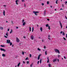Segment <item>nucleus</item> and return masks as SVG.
Here are the masks:
<instances>
[{
  "instance_id": "obj_20",
  "label": "nucleus",
  "mask_w": 67,
  "mask_h": 67,
  "mask_svg": "<svg viewBox=\"0 0 67 67\" xmlns=\"http://www.w3.org/2000/svg\"><path fill=\"white\" fill-rule=\"evenodd\" d=\"M40 30L41 32L42 31V27H41L40 28Z\"/></svg>"
},
{
  "instance_id": "obj_54",
  "label": "nucleus",
  "mask_w": 67,
  "mask_h": 67,
  "mask_svg": "<svg viewBox=\"0 0 67 67\" xmlns=\"http://www.w3.org/2000/svg\"><path fill=\"white\" fill-rule=\"evenodd\" d=\"M58 62H59V59H58Z\"/></svg>"
},
{
  "instance_id": "obj_13",
  "label": "nucleus",
  "mask_w": 67,
  "mask_h": 67,
  "mask_svg": "<svg viewBox=\"0 0 67 67\" xmlns=\"http://www.w3.org/2000/svg\"><path fill=\"white\" fill-rule=\"evenodd\" d=\"M46 11H45L44 12V15H45V14H46Z\"/></svg>"
},
{
  "instance_id": "obj_34",
  "label": "nucleus",
  "mask_w": 67,
  "mask_h": 67,
  "mask_svg": "<svg viewBox=\"0 0 67 67\" xmlns=\"http://www.w3.org/2000/svg\"><path fill=\"white\" fill-rule=\"evenodd\" d=\"M31 56H32V55L31 54H30V57H31Z\"/></svg>"
},
{
  "instance_id": "obj_35",
  "label": "nucleus",
  "mask_w": 67,
  "mask_h": 67,
  "mask_svg": "<svg viewBox=\"0 0 67 67\" xmlns=\"http://www.w3.org/2000/svg\"><path fill=\"white\" fill-rule=\"evenodd\" d=\"M24 21V19H23L22 20V23H23Z\"/></svg>"
},
{
  "instance_id": "obj_29",
  "label": "nucleus",
  "mask_w": 67,
  "mask_h": 67,
  "mask_svg": "<svg viewBox=\"0 0 67 67\" xmlns=\"http://www.w3.org/2000/svg\"><path fill=\"white\" fill-rule=\"evenodd\" d=\"M11 31L10 32V33H12V29L11 30Z\"/></svg>"
},
{
  "instance_id": "obj_24",
  "label": "nucleus",
  "mask_w": 67,
  "mask_h": 67,
  "mask_svg": "<svg viewBox=\"0 0 67 67\" xmlns=\"http://www.w3.org/2000/svg\"><path fill=\"white\" fill-rule=\"evenodd\" d=\"M40 64H41V63H42V59H41L40 60Z\"/></svg>"
},
{
  "instance_id": "obj_58",
  "label": "nucleus",
  "mask_w": 67,
  "mask_h": 67,
  "mask_svg": "<svg viewBox=\"0 0 67 67\" xmlns=\"http://www.w3.org/2000/svg\"><path fill=\"white\" fill-rule=\"evenodd\" d=\"M4 7H6V5H3Z\"/></svg>"
},
{
  "instance_id": "obj_38",
  "label": "nucleus",
  "mask_w": 67,
  "mask_h": 67,
  "mask_svg": "<svg viewBox=\"0 0 67 67\" xmlns=\"http://www.w3.org/2000/svg\"><path fill=\"white\" fill-rule=\"evenodd\" d=\"M63 38L64 39V40H66V38H65V37H63Z\"/></svg>"
},
{
  "instance_id": "obj_9",
  "label": "nucleus",
  "mask_w": 67,
  "mask_h": 67,
  "mask_svg": "<svg viewBox=\"0 0 67 67\" xmlns=\"http://www.w3.org/2000/svg\"><path fill=\"white\" fill-rule=\"evenodd\" d=\"M40 56H41V55L40 54L38 57V60H39L40 59Z\"/></svg>"
},
{
  "instance_id": "obj_30",
  "label": "nucleus",
  "mask_w": 67,
  "mask_h": 67,
  "mask_svg": "<svg viewBox=\"0 0 67 67\" xmlns=\"http://www.w3.org/2000/svg\"><path fill=\"white\" fill-rule=\"evenodd\" d=\"M38 51H41V49H40L39 48H38Z\"/></svg>"
},
{
  "instance_id": "obj_18",
  "label": "nucleus",
  "mask_w": 67,
  "mask_h": 67,
  "mask_svg": "<svg viewBox=\"0 0 67 67\" xmlns=\"http://www.w3.org/2000/svg\"><path fill=\"white\" fill-rule=\"evenodd\" d=\"M46 27H48V24H47L46 25Z\"/></svg>"
},
{
  "instance_id": "obj_33",
  "label": "nucleus",
  "mask_w": 67,
  "mask_h": 67,
  "mask_svg": "<svg viewBox=\"0 0 67 67\" xmlns=\"http://www.w3.org/2000/svg\"><path fill=\"white\" fill-rule=\"evenodd\" d=\"M27 59H28V58H26L25 59V60H27Z\"/></svg>"
},
{
  "instance_id": "obj_40",
  "label": "nucleus",
  "mask_w": 67,
  "mask_h": 67,
  "mask_svg": "<svg viewBox=\"0 0 67 67\" xmlns=\"http://www.w3.org/2000/svg\"><path fill=\"white\" fill-rule=\"evenodd\" d=\"M4 37H5V38H7V36H4Z\"/></svg>"
},
{
  "instance_id": "obj_5",
  "label": "nucleus",
  "mask_w": 67,
  "mask_h": 67,
  "mask_svg": "<svg viewBox=\"0 0 67 67\" xmlns=\"http://www.w3.org/2000/svg\"><path fill=\"white\" fill-rule=\"evenodd\" d=\"M34 36L32 35L31 36V39L32 40H33V39H34Z\"/></svg>"
},
{
  "instance_id": "obj_43",
  "label": "nucleus",
  "mask_w": 67,
  "mask_h": 67,
  "mask_svg": "<svg viewBox=\"0 0 67 67\" xmlns=\"http://www.w3.org/2000/svg\"><path fill=\"white\" fill-rule=\"evenodd\" d=\"M40 62V61H38L37 62V64H38Z\"/></svg>"
},
{
  "instance_id": "obj_63",
  "label": "nucleus",
  "mask_w": 67,
  "mask_h": 67,
  "mask_svg": "<svg viewBox=\"0 0 67 67\" xmlns=\"http://www.w3.org/2000/svg\"><path fill=\"white\" fill-rule=\"evenodd\" d=\"M56 1L57 2V1H58V0H56Z\"/></svg>"
},
{
  "instance_id": "obj_12",
  "label": "nucleus",
  "mask_w": 67,
  "mask_h": 67,
  "mask_svg": "<svg viewBox=\"0 0 67 67\" xmlns=\"http://www.w3.org/2000/svg\"><path fill=\"white\" fill-rule=\"evenodd\" d=\"M20 62H19L18 64L17 65L18 67H19V66H20Z\"/></svg>"
},
{
  "instance_id": "obj_16",
  "label": "nucleus",
  "mask_w": 67,
  "mask_h": 67,
  "mask_svg": "<svg viewBox=\"0 0 67 67\" xmlns=\"http://www.w3.org/2000/svg\"><path fill=\"white\" fill-rule=\"evenodd\" d=\"M48 65L49 67H51V64H49Z\"/></svg>"
},
{
  "instance_id": "obj_6",
  "label": "nucleus",
  "mask_w": 67,
  "mask_h": 67,
  "mask_svg": "<svg viewBox=\"0 0 67 67\" xmlns=\"http://www.w3.org/2000/svg\"><path fill=\"white\" fill-rule=\"evenodd\" d=\"M10 43V40H7V43H8V44H9Z\"/></svg>"
},
{
  "instance_id": "obj_15",
  "label": "nucleus",
  "mask_w": 67,
  "mask_h": 67,
  "mask_svg": "<svg viewBox=\"0 0 67 67\" xmlns=\"http://www.w3.org/2000/svg\"><path fill=\"white\" fill-rule=\"evenodd\" d=\"M25 22H23V25H25Z\"/></svg>"
},
{
  "instance_id": "obj_45",
  "label": "nucleus",
  "mask_w": 67,
  "mask_h": 67,
  "mask_svg": "<svg viewBox=\"0 0 67 67\" xmlns=\"http://www.w3.org/2000/svg\"><path fill=\"white\" fill-rule=\"evenodd\" d=\"M47 21H49V19H47Z\"/></svg>"
},
{
  "instance_id": "obj_37",
  "label": "nucleus",
  "mask_w": 67,
  "mask_h": 67,
  "mask_svg": "<svg viewBox=\"0 0 67 67\" xmlns=\"http://www.w3.org/2000/svg\"><path fill=\"white\" fill-rule=\"evenodd\" d=\"M48 28L49 30H50V27L49 26H48Z\"/></svg>"
},
{
  "instance_id": "obj_7",
  "label": "nucleus",
  "mask_w": 67,
  "mask_h": 67,
  "mask_svg": "<svg viewBox=\"0 0 67 67\" xmlns=\"http://www.w3.org/2000/svg\"><path fill=\"white\" fill-rule=\"evenodd\" d=\"M57 60V58L53 60V62H55Z\"/></svg>"
},
{
  "instance_id": "obj_36",
  "label": "nucleus",
  "mask_w": 67,
  "mask_h": 67,
  "mask_svg": "<svg viewBox=\"0 0 67 67\" xmlns=\"http://www.w3.org/2000/svg\"><path fill=\"white\" fill-rule=\"evenodd\" d=\"M11 22L12 24H13V21H12Z\"/></svg>"
},
{
  "instance_id": "obj_32",
  "label": "nucleus",
  "mask_w": 67,
  "mask_h": 67,
  "mask_svg": "<svg viewBox=\"0 0 67 67\" xmlns=\"http://www.w3.org/2000/svg\"><path fill=\"white\" fill-rule=\"evenodd\" d=\"M22 53V55H24V52H23Z\"/></svg>"
},
{
  "instance_id": "obj_47",
  "label": "nucleus",
  "mask_w": 67,
  "mask_h": 67,
  "mask_svg": "<svg viewBox=\"0 0 67 67\" xmlns=\"http://www.w3.org/2000/svg\"><path fill=\"white\" fill-rule=\"evenodd\" d=\"M23 62L24 63V64H25V62L23 61Z\"/></svg>"
},
{
  "instance_id": "obj_48",
  "label": "nucleus",
  "mask_w": 67,
  "mask_h": 67,
  "mask_svg": "<svg viewBox=\"0 0 67 67\" xmlns=\"http://www.w3.org/2000/svg\"><path fill=\"white\" fill-rule=\"evenodd\" d=\"M24 6L25 7H26V6H25V4H24Z\"/></svg>"
},
{
  "instance_id": "obj_64",
  "label": "nucleus",
  "mask_w": 67,
  "mask_h": 67,
  "mask_svg": "<svg viewBox=\"0 0 67 67\" xmlns=\"http://www.w3.org/2000/svg\"><path fill=\"white\" fill-rule=\"evenodd\" d=\"M48 39H49V40H50V38H48Z\"/></svg>"
},
{
  "instance_id": "obj_55",
  "label": "nucleus",
  "mask_w": 67,
  "mask_h": 67,
  "mask_svg": "<svg viewBox=\"0 0 67 67\" xmlns=\"http://www.w3.org/2000/svg\"><path fill=\"white\" fill-rule=\"evenodd\" d=\"M7 31H9V29H8Z\"/></svg>"
},
{
  "instance_id": "obj_1",
  "label": "nucleus",
  "mask_w": 67,
  "mask_h": 67,
  "mask_svg": "<svg viewBox=\"0 0 67 67\" xmlns=\"http://www.w3.org/2000/svg\"><path fill=\"white\" fill-rule=\"evenodd\" d=\"M55 52H56V53H59V54L60 53V52H59V50L57 49H55Z\"/></svg>"
},
{
  "instance_id": "obj_4",
  "label": "nucleus",
  "mask_w": 67,
  "mask_h": 67,
  "mask_svg": "<svg viewBox=\"0 0 67 67\" xmlns=\"http://www.w3.org/2000/svg\"><path fill=\"white\" fill-rule=\"evenodd\" d=\"M0 50L2 51H4V52H5V50L3 48H1L0 49Z\"/></svg>"
},
{
  "instance_id": "obj_2",
  "label": "nucleus",
  "mask_w": 67,
  "mask_h": 67,
  "mask_svg": "<svg viewBox=\"0 0 67 67\" xmlns=\"http://www.w3.org/2000/svg\"><path fill=\"white\" fill-rule=\"evenodd\" d=\"M16 42L18 43H19V42H20V40H19V38H18V37H16Z\"/></svg>"
},
{
  "instance_id": "obj_3",
  "label": "nucleus",
  "mask_w": 67,
  "mask_h": 67,
  "mask_svg": "<svg viewBox=\"0 0 67 67\" xmlns=\"http://www.w3.org/2000/svg\"><path fill=\"white\" fill-rule=\"evenodd\" d=\"M39 12H34V11H33V13H35V15H37V14H36L37 13H39Z\"/></svg>"
},
{
  "instance_id": "obj_42",
  "label": "nucleus",
  "mask_w": 67,
  "mask_h": 67,
  "mask_svg": "<svg viewBox=\"0 0 67 67\" xmlns=\"http://www.w3.org/2000/svg\"><path fill=\"white\" fill-rule=\"evenodd\" d=\"M6 36H8V33H7L6 34Z\"/></svg>"
},
{
  "instance_id": "obj_27",
  "label": "nucleus",
  "mask_w": 67,
  "mask_h": 67,
  "mask_svg": "<svg viewBox=\"0 0 67 67\" xmlns=\"http://www.w3.org/2000/svg\"><path fill=\"white\" fill-rule=\"evenodd\" d=\"M62 7L63 8H64V4H62Z\"/></svg>"
},
{
  "instance_id": "obj_19",
  "label": "nucleus",
  "mask_w": 67,
  "mask_h": 67,
  "mask_svg": "<svg viewBox=\"0 0 67 67\" xmlns=\"http://www.w3.org/2000/svg\"><path fill=\"white\" fill-rule=\"evenodd\" d=\"M34 31V27H32V32H33Z\"/></svg>"
},
{
  "instance_id": "obj_17",
  "label": "nucleus",
  "mask_w": 67,
  "mask_h": 67,
  "mask_svg": "<svg viewBox=\"0 0 67 67\" xmlns=\"http://www.w3.org/2000/svg\"><path fill=\"white\" fill-rule=\"evenodd\" d=\"M29 30H30V32H31V27H29Z\"/></svg>"
},
{
  "instance_id": "obj_23",
  "label": "nucleus",
  "mask_w": 67,
  "mask_h": 67,
  "mask_svg": "<svg viewBox=\"0 0 67 67\" xmlns=\"http://www.w3.org/2000/svg\"><path fill=\"white\" fill-rule=\"evenodd\" d=\"M12 42H10V46H11V45H12Z\"/></svg>"
},
{
  "instance_id": "obj_50",
  "label": "nucleus",
  "mask_w": 67,
  "mask_h": 67,
  "mask_svg": "<svg viewBox=\"0 0 67 67\" xmlns=\"http://www.w3.org/2000/svg\"><path fill=\"white\" fill-rule=\"evenodd\" d=\"M49 62V60H48L47 61V63H48Z\"/></svg>"
},
{
  "instance_id": "obj_62",
  "label": "nucleus",
  "mask_w": 67,
  "mask_h": 67,
  "mask_svg": "<svg viewBox=\"0 0 67 67\" xmlns=\"http://www.w3.org/2000/svg\"><path fill=\"white\" fill-rule=\"evenodd\" d=\"M62 8H61L60 9V10H62Z\"/></svg>"
},
{
  "instance_id": "obj_49",
  "label": "nucleus",
  "mask_w": 67,
  "mask_h": 67,
  "mask_svg": "<svg viewBox=\"0 0 67 67\" xmlns=\"http://www.w3.org/2000/svg\"><path fill=\"white\" fill-rule=\"evenodd\" d=\"M65 4H67V1H66L65 2Z\"/></svg>"
},
{
  "instance_id": "obj_51",
  "label": "nucleus",
  "mask_w": 67,
  "mask_h": 67,
  "mask_svg": "<svg viewBox=\"0 0 67 67\" xmlns=\"http://www.w3.org/2000/svg\"><path fill=\"white\" fill-rule=\"evenodd\" d=\"M65 18H66V19H67V17H66V16H65Z\"/></svg>"
},
{
  "instance_id": "obj_11",
  "label": "nucleus",
  "mask_w": 67,
  "mask_h": 67,
  "mask_svg": "<svg viewBox=\"0 0 67 67\" xmlns=\"http://www.w3.org/2000/svg\"><path fill=\"white\" fill-rule=\"evenodd\" d=\"M18 0H16L15 1L16 3V4H18Z\"/></svg>"
},
{
  "instance_id": "obj_21",
  "label": "nucleus",
  "mask_w": 67,
  "mask_h": 67,
  "mask_svg": "<svg viewBox=\"0 0 67 67\" xmlns=\"http://www.w3.org/2000/svg\"><path fill=\"white\" fill-rule=\"evenodd\" d=\"M1 47H5V46H4V45H1Z\"/></svg>"
},
{
  "instance_id": "obj_14",
  "label": "nucleus",
  "mask_w": 67,
  "mask_h": 67,
  "mask_svg": "<svg viewBox=\"0 0 67 67\" xmlns=\"http://www.w3.org/2000/svg\"><path fill=\"white\" fill-rule=\"evenodd\" d=\"M3 14L5 16V11L4 10V12H3Z\"/></svg>"
},
{
  "instance_id": "obj_28",
  "label": "nucleus",
  "mask_w": 67,
  "mask_h": 67,
  "mask_svg": "<svg viewBox=\"0 0 67 67\" xmlns=\"http://www.w3.org/2000/svg\"><path fill=\"white\" fill-rule=\"evenodd\" d=\"M26 63L27 64H28L29 63V61H27Z\"/></svg>"
},
{
  "instance_id": "obj_25",
  "label": "nucleus",
  "mask_w": 67,
  "mask_h": 67,
  "mask_svg": "<svg viewBox=\"0 0 67 67\" xmlns=\"http://www.w3.org/2000/svg\"><path fill=\"white\" fill-rule=\"evenodd\" d=\"M32 65H33V64H30V67H32Z\"/></svg>"
},
{
  "instance_id": "obj_8",
  "label": "nucleus",
  "mask_w": 67,
  "mask_h": 67,
  "mask_svg": "<svg viewBox=\"0 0 67 67\" xmlns=\"http://www.w3.org/2000/svg\"><path fill=\"white\" fill-rule=\"evenodd\" d=\"M59 23H60V25L61 26V29H62V23H61V22H60V21H59Z\"/></svg>"
},
{
  "instance_id": "obj_22",
  "label": "nucleus",
  "mask_w": 67,
  "mask_h": 67,
  "mask_svg": "<svg viewBox=\"0 0 67 67\" xmlns=\"http://www.w3.org/2000/svg\"><path fill=\"white\" fill-rule=\"evenodd\" d=\"M62 35H65V33H64V32H62Z\"/></svg>"
},
{
  "instance_id": "obj_60",
  "label": "nucleus",
  "mask_w": 67,
  "mask_h": 67,
  "mask_svg": "<svg viewBox=\"0 0 67 67\" xmlns=\"http://www.w3.org/2000/svg\"><path fill=\"white\" fill-rule=\"evenodd\" d=\"M66 37H67V34H66Z\"/></svg>"
},
{
  "instance_id": "obj_44",
  "label": "nucleus",
  "mask_w": 67,
  "mask_h": 67,
  "mask_svg": "<svg viewBox=\"0 0 67 67\" xmlns=\"http://www.w3.org/2000/svg\"><path fill=\"white\" fill-rule=\"evenodd\" d=\"M21 1L22 2H24V0H21Z\"/></svg>"
},
{
  "instance_id": "obj_41",
  "label": "nucleus",
  "mask_w": 67,
  "mask_h": 67,
  "mask_svg": "<svg viewBox=\"0 0 67 67\" xmlns=\"http://www.w3.org/2000/svg\"><path fill=\"white\" fill-rule=\"evenodd\" d=\"M43 48L44 49L46 48V47H45V46H44V47H43Z\"/></svg>"
},
{
  "instance_id": "obj_46",
  "label": "nucleus",
  "mask_w": 67,
  "mask_h": 67,
  "mask_svg": "<svg viewBox=\"0 0 67 67\" xmlns=\"http://www.w3.org/2000/svg\"><path fill=\"white\" fill-rule=\"evenodd\" d=\"M63 32L62 31H61V32H60V34H62V32Z\"/></svg>"
},
{
  "instance_id": "obj_26",
  "label": "nucleus",
  "mask_w": 67,
  "mask_h": 67,
  "mask_svg": "<svg viewBox=\"0 0 67 67\" xmlns=\"http://www.w3.org/2000/svg\"><path fill=\"white\" fill-rule=\"evenodd\" d=\"M45 54L46 55H47V51H45Z\"/></svg>"
},
{
  "instance_id": "obj_31",
  "label": "nucleus",
  "mask_w": 67,
  "mask_h": 67,
  "mask_svg": "<svg viewBox=\"0 0 67 67\" xmlns=\"http://www.w3.org/2000/svg\"><path fill=\"white\" fill-rule=\"evenodd\" d=\"M49 2L48 1L47 2V3L48 4H49Z\"/></svg>"
},
{
  "instance_id": "obj_52",
  "label": "nucleus",
  "mask_w": 67,
  "mask_h": 67,
  "mask_svg": "<svg viewBox=\"0 0 67 67\" xmlns=\"http://www.w3.org/2000/svg\"><path fill=\"white\" fill-rule=\"evenodd\" d=\"M48 60H49V59H48V57H47Z\"/></svg>"
},
{
  "instance_id": "obj_39",
  "label": "nucleus",
  "mask_w": 67,
  "mask_h": 67,
  "mask_svg": "<svg viewBox=\"0 0 67 67\" xmlns=\"http://www.w3.org/2000/svg\"><path fill=\"white\" fill-rule=\"evenodd\" d=\"M42 5H43V6L44 5V3H42Z\"/></svg>"
},
{
  "instance_id": "obj_53",
  "label": "nucleus",
  "mask_w": 67,
  "mask_h": 67,
  "mask_svg": "<svg viewBox=\"0 0 67 67\" xmlns=\"http://www.w3.org/2000/svg\"><path fill=\"white\" fill-rule=\"evenodd\" d=\"M24 38H26V37H24Z\"/></svg>"
},
{
  "instance_id": "obj_10",
  "label": "nucleus",
  "mask_w": 67,
  "mask_h": 67,
  "mask_svg": "<svg viewBox=\"0 0 67 67\" xmlns=\"http://www.w3.org/2000/svg\"><path fill=\"white\" fill-rule=\"evenodd\" d=\"M2 56L3 57H5V55L4 54H2Z\"/></svg>"
},
{
  "instance_id": "obj_56",
  "label": "nucleus",
  "mask_w": 67,
  "mask_h": 67,
  "mask_svg": "<svg viewBox=\"0 0 67 67\" xmlns=\"http://www.w3.org/2000/svg\"><path fill=\"white\" fill-rule=\"evenodd\" d=\"M64 59H66V58L64 56Z\"/></svg>"
},
{
  "instance_id": "obj_59",
  "label": "nucleus",
  "mask_w": 67,
  "mask_h": 67,
  "mask_svg": "<svg viewBox=\"0 0 67 67\" xmlns=\"http://www.w3.org/2000/svg\"><path fill=\"white\" fill-rule=\"evenodd\" d=\"M16 29H18V27H16Z\"/></svg>"
},
{
  "instance_id": "obj_61",
  "label": "nucleus",
  "mask_w": 67,
  "mask_h": 67,
  "mask_svg": "<svg viewBox=\"0 0 67 67\" xmlns=\"http://www.w3.org/2000/svg\"><path fill=\"white\" fill-rule=\"evenodd\" d=\"M6 23H8V21L7 20H6Z\"/></svg>"
},
{
  "instance_id": "obj_57",
  "label": "nucleus",
  "mask_w": 67,
  "mask_h": 67,
  "mask_svg": "<svg viewBox=\"0 0 67 67\" xmlns=\"http://www.w3.org/2000/svg\"><path fill=\"white\" fill-rule=\"evenodd\" d=\"M56 4H58V3H57V2H56Z\"/></svg>"
}]
</instances>
